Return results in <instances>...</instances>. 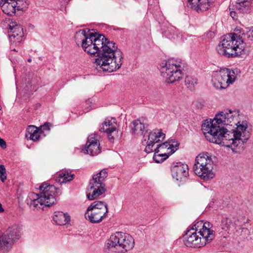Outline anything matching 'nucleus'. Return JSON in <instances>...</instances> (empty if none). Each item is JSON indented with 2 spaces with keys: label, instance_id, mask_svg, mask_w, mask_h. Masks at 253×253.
I'll return each instance as SVG.
<instances>
[{
  "label": "nucleus",
  "instance_id": "nucleus-22",
  "mask_svg": "<svg viewBox=\"0 0 253 253\" xmlns=\"http://www.w3.org/2000/svg\"><path fill=\"white\" fill-rule=\"evenodd\" d=\"M2 11L6 14L10 16L15 15L17 11L14 0H1L0 3Z\"/></svg>",
  "mask_w": 253,
  "mask_h": 253
},
{
  "label": "nucleus",
  "instance_id": "nucleus-5",
  "mask_svg": "<svg viewBox=\"0 0 253 253\" xmlns=\"http://www.w3.org/2000/svg\"><path fill=\"white\" fill-rule=\"evenodd\" d=\"M213 161L212 156L207 152L198 155L195 159L193 167L195 173L205 180L212 179L214 176L212 171Z\"/></svg>",
  "mask_w": 253,
  "mask_h": 253
},
{
  "label": "nucleus",
  "instance_id": "nucleus-33",
  "mask_svg": "<svg viewBox=\"0 0 253 253\" xmlns=\"http://www.w3.org/2000/svg\"><path fill=\"white\" fill-rule=\"evenodd\" d=\"M153 151L155 152L154 155L153 156V159L154 161L158 163H160L163 162L162 159L160 157V155H158L157 151H155L153 150Z\"/></svg>",
  "mask_w": 253,
  "mask_h": 253
},
{
  "label": "nucleus",
  "instance_id": "nucleus-4",
  "mask_svg": "<svg viewBox=\"0 0 253 253\" xmlns=\"http://www.w3.org/2000/svg\"><path fill=\"white\" fill-rule=\"evenodd\" d=\"M246 43L238 39L236 32L224 35L216 47L218 54L227 57L240 56L244 52Z\"/></svg>",
  "mask_w": 253,
  "mask_h": 253
},
{
  "label": "nucleus",
  "instance_id": "nucleus-3",
  "mask_svg": "<svg viewBox=\"0 0 253 253\" xmlns=\"http://www.w3.org/2000/svg\"><path fill=\"white\" fill-rule=\"evenodd\" d=\"M39 189V194L34 192L29 194L27 202L31 207L43 210L44 207H50L55 203L56 189L54 186L43 183Z\"/></svg>",
  "mask_w": 253,
  "mask_h": 253
},
{
  "label": "nucleus",
  "instance_id": "nucleus-13",
  "mask_svg": "<svg viewBox=\"0 0 253 253\" xmlns=\"http://www.w3.org/2000/svg\"><path fill=\"white\" fill-rule=\"evenodd\" d=\"M9 39L11 44H17L23 40L24 33L20 25L12 22L9 25Z\"/></svg>",
  "mask_w": 253,
  "mask_h": 253
},
{
  "label": "nucleus",
  "instance_id": "nucleus-25",
  "mask_svg": "<svg viewBox=\"0 0 253 253\" xmlns=\"http://www.w3.org/2000/svg\"><path fill=\"white\" fill-rule=\"evenodd\" d=\"M53 221L59 225L66 224L70 221V217L62 211H55L53 216Z\"/></svg>",
  "mask_w": 253,
  "mask_h": 253
},
{
  "label": "nucleus",
  "instance_id": "nucleus-32",
  "mask_svg": "<svg viewBox=\"0 0 253 253\" xmlns=\"http://www.w3.org/2000/svg\"><path fill=\"white\" fill-rule=\"evenodd\" d=\"M127 234L123 232H116L112 234L110 237H126Z\"/></svg>",
  "mask_w": 253,
  "mask_h": 253
},
{
  "label": "nucleus",
  "instance_id": "nucleus-29",
  "mask_svg": "<svg viewBox=\"0 0 253 253\" xmlns=\"http://www.w3.org/2000/svg\"><path fill=\"white\" fill-rule=\"evenodd\" d=\"M14 3L17 11H26L30 3L28 0H14Z\"/></svg>",
  "mask_w": 253,
  "mask_h": 253
},
{
  "label": "nucleus",
  "instance_id": "nucleus-30",
  "mask_svg": "<svg viewBox=\"0 0 253 253\" xmlns=\"http://www.w3.org/2000/svg\"><path fill=\"white\" fill-rule=\"evenodd\" d=\"M197 84V79L192 76H188L185 79V85L190 89H193Z\"/></svg>",
  "mask_w": 253,
  "mask_h": 253
},
{
  "label": "nucleus",
  "instance_id": "nucleus-23",
  "mask_svg": "<svg viewBox=\"0 0 253 253\" xmlns=\"http://www.w3.org/2000/svg\"><path fill=\"white\" fill-rule=\"evenodd\" d=\"M40 136V134L38 127L33 125L28 126L25 133V137L27 140L36 141L39 140Z\"/></svg>",
  "mask_w": 253,
  "mask_h": 253
},
{
  "label": "nucleus",
  "instance_id": "nucleus-1",
  "mask_svg": "<svg viewBox=\"0 0 253 253\" xmlns=\"http://www.w3.org/2000/svg\"><path fill=\"white\" fill-rule=\"evenodd\" d=\"M239 111L226 110L217 113L213 119L205 120L202 130L210 142L231 147L241 153L250 136L247 123L239 121Z\"/></svg>",
  "mask_w": 253,
  "mask_h": 253
},
{
  "label": "nucleus",
  "instance_id": "nucleus-28",
  "mask_svg": "<svg viewBox=\"0 0 253 253\" xmlns=\"http://www.w3.org/2000/svg\"><path fill=\"white\" fill-rule=\"evenodd\" d=\"M13 242V238H0V250L3 251H8Z\"/></svg>",
  "mask_w": 253,
  "mask_h": 253
},
{
  "label": "nucleus",
  "instance_id": "nucleus-18",
  "mask_svg": "<svg viewBox=\"0 0 253 253\" xmlns=\"http://www.w3.org/2000/svg\"><path fill=\"white\" fill-rule=\"evenodd\" d=\"M147 127V121L145 118H141L134 120L131 126L132 133L137 137L143 136L146 132Z\"/></svg>",
  "mask_w": 253,
  "mask_h": 253
},
{
  "label": "nucleus",
  "instance_id": "nucleus-8",
  "mask_svg": "<svg viewBox=\"0 0 253 253\" xmlns=\"http://www.w3.org/2000/svg\"><path fill=\"white\" fill-rule=\"evenodd\" d=\"M107 176V172L105 169L93 175L87 188V197L89 200L97 198L106 192L105 185L103 182Z\"/></svg>",
  "mask_w": 253,
  "mask_h": 253
},
{
  "label": "nucleus",
  "instance_id": "nucleus-16",
  "mask_svg": "<svg viewBox=\"0 0 253 253\" xmlns=\"http://www.w3.org/2000/svg\"><path fill=\"white\" fill-rule=\"evenodd\" d=\"M179 143L174 139L169 140L163 144H159L155 151L170 155L175 152L178 148Z\"/></svg>",
  "mask_w": 253,
  "mask_h": 253
},
{
  "label": "nucleus",
  "instance_id": "nucleus-38",
  "mask_svg": "<svg viewBox=\"0 0 253 253\" xmlns=\"http://www.w3.org/2000/svg\"><path fill=\"white\" fill-rule=\"evenodd\" d=\"M158 155H160V157L161 158V159H162V161L163 162L164 160H166L169 155H168V154H164V153H160V152H158Z\"/></svg>",
  "mask_w": 253,
  "mask_h": 253
},
{
  "label": "nucleus",
  "instance_id": "nucleus-2",
  "mask_svg": "<svg viewBox=\"0 0 253 253\" xmlns=\"http://www.w3.org/2000/svg\"><path fill=\"white\" fill-rule=\"evenodd\" d=\"M76 42L81 44L84 51L98 54L95 63L98 70L113 72L120 69L123 63V53L116 43L104 36L87 30H80L75 35Z\"/></svg>",
  "mask_w": 253,
  "mask_h": 253
},
{
  "label": "nucleus",
  "instance_id": "nucleus-6",
  "mask_svg": "<svg viewBox=\"0 0 253 253\" xmlns=\"http://www.w3.org/2000/svg\"><path fill=\"white\" fill-rule=\"evenodd\" d=\"M182 63L173 59L165 61L161 64V72L165 81L172 83L180 80L182 77Z\"/></svg>",
  "mask_w": 253,
  "mask_h": 253
},
{
  "label": "nucleus",
  "instance_id": "nucleus-7",
  "mask_svg": "<svg viewBox=\"0 0 253 253\" xmlns=\"http://www.w3.org/2000/svg\"><path fill=\"white\" fill-rule=\"evenodd\" d=\"M237 79V74L233 70L229 68L221 69L213 73L212 84L217 89H225L233 84Z\"/></svg>",
  "mask_w": 253,
  "mask_h": 253
},
{
  "label": "nucleus",
  "instance_id": "nucleus-31",
  "mask_svg": "<svg viewBox=\"0 0 253 253\" xmlns=\"http://www.w3.org/2000/svg\"><path fill=\"white\" fill-rule=\"evenodd\" d=\"M7 178V174L6 173V169L3 165H0V180L4 182Z\"/></svg>",
  "mask_w": 253,
  "mask_h": 253
},
{
  "label": "nucleus",
  "instance_id": "nucleus-14",
  "mask_svg": "<svg viewBox=\"0 0 253 253\" xmlns=\"http://www.w3.org/2000/svg\"><path fill=\"white\" fill-rule=\"evenodd\" d=\"M100 143L96 134H90L87 139L85 145L86 153L91 156H94L100 152Z\"/></svg>",
  "mask_w": 253,
  "mask_h": 253
},
{
  "label": "nucleus",
  "instance_id": "nucleus-9",
  "mask_svg": "<svg viewBox=\"0 0 253 253\" xmlns=\"http://www.w3.org/2000/svg\"><path fill=\"white\" fill-rule=\"evenodd\" d=\"M212 224L210 222H204L203 220L194 221L189 226L184 234L187 237H202L207 238L214 236V231L212 229Z\"/></svg>",
  "mask_w": 253,
  "mask_h": 253
},
{
  "label": "nucleus",
  "instance_id": "nucleus-34",
  "mask_svg": "<svg viewBox=\"0 0 253 253\" xmlns=\"http://www.w3.org/2000/svg\"><path fill=\"white\" fill-rule=\"evenodd\" d=\"M213 35L214 33H213V32L209 31L207 33H205L203 36V38L205 39H211L213 37Z\"/></svg>",
  "mask_w": 253,
  "mask_h": 253
},
{
  "label": "nucleus",
  "instance_id": "nucleus-26",
  "mask_svg": "<svg viewBox=\"0 0 253 253\" xmlns=\"http://www.w3.org/2000/svg\"><path fill=\"white\" fill-rule=\"evenodd\" d=\"M22 226L19 225H13L9 227L0 237H17L21 235Z\"/></svg>",
  "mask_w": 253,
  "mask_h": 253
},
{
  "label": "nucleus",
  "instance_id": "nucleus-36",
  "mask_svg": "<svg viewBox=\"0 0 253 253\" xmlns=\"http://www.w3.org/2000/svg\"><path fill=\"white\" fill-rule=\"evenodd\" d=\"M193 104H194V106H195L198 109H201L204 106V103L203 102L199 101H195L193 103Z\"/></svg>",
  "mask_w": 253,
  "mask_h": 253
},
{
  "label": "nucleus",
  "instance_id": "nucleus-17",
  "mask_svg": "<svg viewBox=\"0 0 253 253\" xmlns=\"http://www.w3.org/2000/svg\"><path fill=\"white\" fill-rule=\"evenodd\" d=\"M117 124L115 118H107L102 124L100 127V131L106 132L108 135L110 140L114 139L113 133L116 131Z\"/></svg>",
  "mask_w": 253,
  "mask_h": 253
},
{
  "label": "nucleus",
  "instance_id": "nucleus-10",
  "mask_svg": "<svg viewBox=\"0 0 253 253\" xmlns=\"http://www.w3.org/2000/svg\"><path fill=\"white\" fill-rule=\"evenodd\" d=\"M108 212V205L105 202L95 201L87 208L85 216L92 223H98L106 216Z\"/></svg>",
  "mask_w": 253,
  "mask_h": 253
},
{
  "label": "nucleus",
  "instance_id": "nucleus-39",
  "mask_svg": "<svg viewBox=\"0 0 253 253\" xmlns=\"http://www.w3.org/2000/svg\"><path fill=\"white\" fill-rule=\"evenodd\" d=\"M230 16L232 17V18L236 20L237 19V12L235 11H231L230 12Z\"/></svg>",
  "mask_w": 253,
  "mask_h": 253
},
{
  "label": "nucleus",
  "instance_id": "nucleus-35",
  "mask_svg": "<svg viewBox=\"0 0 253 253\" xmlns=\"http://www.w3.org/2000/svg\"><path fill=\"white\" fill-rule=\"evenodd\" d=\"M51 126V124L49 123H45L43 125L41 126V129L44 130H49L50 129V127Z\"/></svg>",
  "mask_w": 253,
  "mask_h": 253
},
{
  "label": "nucleus",
  "instance_id": "nucleus-15",
  "mask_svg": "<svg viewBox=\"0 0 253 253\" xmlns=\"http://www.w3.org/2000/svg\"><path fill=\"white\" fill-rule=\"evenodd\" d=\"M171 170L172 177L177 181L184 180L189 174L188 166L185 164L177 163Z\"/></svg>",
  "mask_w": 253,
  "mask_h": 253
},
{
  "label": "nucleus",
  "instance_id": "nucleus-40",
  "mask_svg": "<svg viewBox=\"0 0 253 253\" xmlns=\"http://www.w3.org/2000/svg\"><path fill=\"white\" fill-rule=\"evenodd\" d=\"M0 146L3 148L6 147V143L2 139H0Z\"/></svg>",
  "mask_w": 253,
  "mask_h": 253
},
{
  "label": "nucleus",
  "instance_id": "nucleus-37",
  "mask_svg": "<svg viewBox=\"0 0 253 253\" xmlns=\"http://www.w3.org/2000/svg\"><path fill=\"white\" fill-rule=\"evenodd\" d=\"M228 227V222L226 219H225L222 221V228L223 229H227Z\"/></svg>",
  "mask_w": 253,
  "mask_h": 253
},
{
  "label": "nucleus",
  "instance_id": "nucleus-41",
  "mask_svg": "<svg viewBox=\"0 0 253 253\" xmlns=\"http://www.w3.org/2000/svg\"><path fill=\"white\" fill-rule=\"evenodd\" d=\"M4 211V209L2 208V205L0 203V213Z\"/></svg>",
  "mask_w": 253,
  "mask_h": 253
},
{
  "label": "nucleus",
  "instance_id": "nucleus-20",
  "mask_svg": "<svg viewBox=\"0 0 253 253\" xmlns=\"http://www.w3.org/2000/svg\"><path fill=\"white\" fill-rule=\"evenodd\" d=\"M188 6L197 12L208 9L212 0H187Z\"/></svg>",
  "mask_w": 253,
  "mask_h": 253
},
{
  "label": "nucleus",
  "instance_id": "nucleus-11",
  "mask_svg": "<svg viewBox=\"0 0 253 253\" xmlns=\"http://www.w3.org/2000/svg\"><path fill=\"white\" fill-rule=\"evenodd\" d=\"M134 245V238H109L106 244L109 251L119 253L126 252Z\"/></svg>",
  "mask_w": 253,
  "mask_h": 253
},
{
  "label": "nucleus",
  "instance_id": "nucleus-19",
  "mask_svg": "<svg viewBox=\"0 0 253 253\" xmlns=\"http://www.w3.org/2000/svg\"><path fill=\"white\" fill-rule=\"evenodd\" d=\"M234 32H236L238 39L243 40L245 43L246 41H253V26L245 28L237 26Z\"/></svg>",
  "mask_w": 253,
  "mask_h": 253
},
{
  "label": "nucleus",
  "instance_id": "nucleus-27",
  "mask_svg": "<svg viewBox=\"0 0 253 253\" xmlns=\"http://www.w3.org/2000/svg\"><path fill=\"white\" fill-rule=\"evenodd\" d=\"M74 174L68 171H62L58 174L56 181L60 184L65 183L73 179Z\"/></svg>",
  "mask_w": 253,
  "mask_h": 253
},
{
  "label": "nucleus",
  "instance_id": "nucleus-24",
  "mask_svg": "<svg viewBox=\"0 0 253 253\" xmlns=\"http://www.w3.org/2000/svg\"><path fill=\"white\" fill-rule=\"evenodd\" d=\"M252 0H238L236 2L235 9L239 13H247L249 11Z\"/></svg>",
  "mask_w": 253,
  "mask_h": 253
},
{
  "label": "nucleus",
  "instance_id": "nucleus-42",
  "mask_svg": "<svg viewBox=\"0 0 253 253\" xmlns=\"http://www.w3.org/2000/svg\"><path fill=\"white\" fill-rule=\"evenodd\" d=\"M28 61L29 62H31L32 61V59H29L28 60Z\"/></svg>",
  "mask_w": 253,
  "mask_h": 253
},
{
  "label": "nucleus",
  "instance_id": "nucleus-21",
  "mask_svg": "<svg viewBox=\"0 0 253 253\" xmlns=\"http://www.w3.org/2000/svg\"><path fill=\"white\" fill-rule=\"evenodd\" d=\"M212 238H183L185 245L191 248H201L210 243Z\"/></svg>",
  "mask_w": 253,
  "mask_h": 253
},
{
  "label": "nucleus",
  "instance_id": "nucleus-44",
  "mask_svg": "<svg viewBox=\"0 0 253 253\" xmlns=\"http://www.w3.org/2000/svg\"><path fill=\"white\" fill-rule=\"evenodd\" d=\"M156 1V2H158V0H155Z\"/></svg>",
  "mask_w": 253,
  "mask_h": 253
},
{
  "label": "nucleus",
  "instance_id": "nucleus-12",
  "mask_svg": "<svg viewBox=\"0 0 253 253\" xmlns=\"http://www.w3.org/2000/svg\"><path fill=\"white\" fill-rule=\"evenodd\" d=\"M165 137V134L161 129H155L150 131L142 141L144 144H146L145 151L147 153L152 152L155 144L163 141Z\"/></svg>",
  "mask_w": 253,
  "mask_h": 253
},
{
  "label": "nucleus",
  "instance_id": "nucleus-43",
  "mask_svg": "<svg viewBox=\"0 0 253 253\" xmlns=\"http://www.w3.org/2000/svg\"><path fill=\"white\" fill-rule=\"evenodd\" d=\"M2 107L1 106V105H0V110L1 109Z\"/></svg>",
  "mask_w": 253,
  "mask_h": 253
}]
</instances>
